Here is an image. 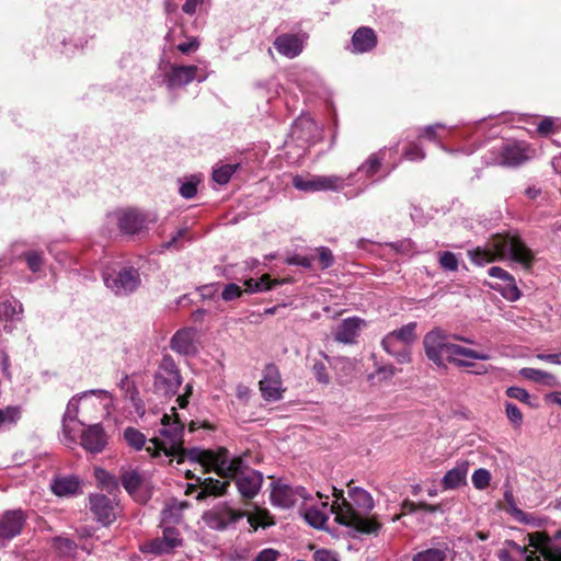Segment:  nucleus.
Here are the masks:
<instances>
[{
    "label": "nucleus",
    "mask_w": 561,
    "mask_h": 561,
    "mask_svg": "<svg viewBox=\"0 0 561 561\" xmlns=\"http://www.w3.org/2000/svg\"><path fill=\"white\" fill-rule=\"evenodd\" d=\"M191 460L199 462L207 471H215L222 478L233 479L239 494L244 500L254 499L263 484V474L250 468L243 456H230L226 448L218 450L191 449Z\"/></svg>",
    "instance_id": "nucleus-1"
},
{
    "label": "nucleus",
    "mask_w": 561,
    "mask_h": 561,
    "mask_svg": "<svg viewBox=\"0 0 561 561\" xmlns=\"http://www.w3.org/2000/svg\"><path fill=\"white\" fill-rule=\"evenodd\" d=\"M333 496L336 497V523L346 526L357 534H376L380 524L370 518L368 514L374 508V499L368 491L359 486L348 490V496L344 497L343 491L333 488Z\"/></svg>",
    "instance_id": "nucleus-2"
},
{
    "label": "nucleus",
    "mask_w": 561,
    "mask_h": 561,
    "mask_svg": "<svg viewBox=\"0 0 561 561\" xmlns=\"http://www.w3.org/2000/svg\"><path fill=\"white\" fill-rule=\"evenodd\" d=\"M470 260L483 266L494 261L510 260L523 268H529L534 254L517 236L497 234L484 248L477 247L468 251Z\"/></svg>",
    "instance_id": "nucleus-3"
},
{
    "label": "nucleus",
    "mask_w": 561,
    "mask_h": 561,
    "mask_svg": "<svg viewBox=\"0 0 561 561\" xmlns=\"http://www.w3.org/2000/svg\"><path fill=\"white\" fill-rule=\"evenodd\" d=\"M183 433L184 426L179 420L164 414L161 419L159 437L149 440L146 451L152 458H157L163 453L165 457H178V462H182L186 454L183 447Z\"/></svg>",
    "instance_id": "nucleus-4"
},
{
    "label": "nucleus",
    "mask_w": 561,
    "mask_h": 561,
    "mask_svg": "<svg viewBox=\"0 0 561 561\" xmlns=\"http://www.w3.org/2000/svg\"><path fill=\"white\" fill-rule=\"evenodd\" d=\"M398 151V144L393 147H383L376 152L370 153L367 159L343 180L346 181L345 187L354 186L355 188L345 195L348 198L356 197L366 192L370 186L380 181L376 175L382 170V162L391 152Z\"/></svg>",
    "instance_id": "nucleus-5"
},
{
    "label": "nucleus",
    "mask_w": 561,
    "mask_h": 561,
    "mask_svg": "<svg viewBox=\"0 0 561 561\" xmlns=\"http://www.w3.org/2000/svg\"><path fill=\"white\" fill-rule=\"evenodd\" d=\"M102 280L104 286L119 298L133 295L141 285L139 268L122 263L104 266Z\"/></svg>",
    "instance_id": "nucleus-6"
},
{
    "label": "nucleus",
    "mask_w": 561,
    "mask_h": 561,
    "mask_svg": "<svg viewBox=\"0 0 561 561\" xmlns=\"http://www.w3.org/2000/svg\"><path fill=\"white\" fill-rule=\"evenodd\" d=\"M154 79L157 83L173 91L190 84L194 80L203 82L206 76L201 73L199 68L195 65H180L161 59Z\"/></svg>",
    "instance_id": "nucleus-7"
},
{
    "label": "nucleus",
    "mask_w": 561,
    "mask_h": 561,
    "mask_svg": "<svg viewBox=\"0 0 561 561\" xmlns=\"http://www.w3.org/2000/svg\"><path fill=\"white\" fill-rule=\"evenodd\" d=\"M110 222H115L125 236H136L148 231L149 225L156 221V216L136 208L117 209L107 215Z\"/></svg>",
    "instance_id": "nucleus-8"
},
{
    "label": "nucleus",
    "mask_w": 561,
    "mask_h": 561,
    "mask_svg": "<svg viewBox=\"0 0 561 561\" xmlns=\"http://www.w3.org/2000/svg\"><path fill=\"white\" fill-rule=\"evenodd\" d=\"M488 163L505 167H517L531 159L535 150L525 141L506 140L492 150Z\"/></svg>",
    "instance_id": "nucleus-9"
},
{
    "label": "nucleus",
    "mask_w": 561,
    "mask_h": 561,
    "mask_svg": "<svg viewBox=\"0 0 561 561\" xmlns=\"http://www.w3.org/2000/svg\"><path fill=\"white\" fill-rule=\"evenodd\" d=\"M178 365L170 355H164L153 376V389L157 394L173 397L182 385Z\"/></svg>",
    "instance_id": "nucleus-10"
},
{
    "label": "nucleus",
    "mask_w": 561,
    "mask_h": 561,
    "mask_svg": "<svg viewBox=\"0 0 561 561\" xmlns=\"http://www.w3.org/2000/svg\"><path fill=\"white\" fill-rule=\"evenodd\" d=\"M311 501V495L301 485H293L284 480L271 484V502L279 508H290L302 502Z\"/></svg>",
    "instance_id": "nucleus-11"
},
{
    "label": "nucleus",
    "mask_w": 561,
    "mask_h": 561,
    "mask_svg": "<svg viewBox=\"0 0 561 561\" xmlns=\"http://www.w3.org/2000/svg\"><path fill=\"white\" fill-rule=\"evenodd\" d=\"M423 346L428 360L438 368H447V358L453 343L443 330L434 329L427 332L423 339Z\"/></svg>",
    "instance_id": "nucleus-12"
},
{
    "label": "nucleus",
    "mask_w": 561,
    "mask_h": 561,
    "mask_svg": "<svg viewBox=\"0 0 561 561\" xmlns=\"http://www.w3.org/2000/svg\"><path fill=\"white\" fill-rule=\"evenodd\" d=\"M160 528L162 530L161 537H156L141 545L140 550L144 553L154 556L170 554L183 546V537L176 527L160 524Z\"/></svg>",
    "instance_id": "nucleus-13"
},
{
    "label": "nucleus",
    "mask_w": 561,
    "mask_h": 561,
    "mask_svg": "<svg viewBox=\"0 0 561 561\" xmlns=\"http://www.w3.org/2000/svg\"><path fill=\"white\" fill-rule=\"evenodd\" d=\"M293 186L301 192L313 193L321 191L339 192L345 188L346 181L340 175H301L293 176Z\"/></svg>",
    "instance_id": "nucleus-14"
},
{
    "label": "nucleus",
    "mask_w": 561,
    "mask_h": 561,
    "mask_svg": "<svg viewBox=\"0 0 561 561\" xmlns=\"http://www.w3.org/2000/svg\"><path fill=\"white\" fill-rule=\"evenodd\" d=\"M319 502L309 504V501L302 502L300 506V514L308 525L316 529H324L330 515H334L336 522L337 502L336 497L330 504L328 501H322V494L317 493Z\"/></svg>",
    "instance_id": "nucleus-15"
},
{
    "label": "nucleus",
    "mask_w": 561,
    "mask_h": 561,
    "mask_svg": "<svg viewBox=\"0 0 561 561\" xmlns=\"http://www.w3.org/2000/svg\"><path fill=\"white\" fill-rule=\"evenodd\" d=\"M244 516V512L233 510L227 503H219L206 511L202 519L208 528L224 531L234 526Z\"/></svg>",
    "instance_id": "nucleus-16"
},
{
    "label": "nucleus",
    "mask_w": 561,
    "mask_h": 561,
    "mask_svg": "<svg viewBox=\"0 0 561 561\" xmlns=\"http://www.w3.org/2000/svg\"><path fill=\"white\" fill-rule=\"evenodd\" d=\"M121 482L127 493L139 503L149 499L150 476L136 468H122Z\"/></svg>",
    "instance_id": "nucleus-17"
},
{
    "label": "nucleus",
    "mask_w": 561,
    "mask_h": 561,
    "mask_svg": "<svg viewBox=\"0 0 561 561\" xmlns=\"http://www.w3.org/2000/svg\"><path fill=\"white\" fill-rule=\"evenodd\" d=\"M260 390L266 401L276 402L283 399V381L279 369L274 364H268L263 369V376L260 380Z\"/></svg>",
    "instance_id": "nucleus-18"
},
{
    "label": "nucleus",
    "mask_w": 561,
    "mask_h": 561,
    "mask_svg": "<svg viewBox=\"0 0 561 561\" xmlns=\"http://www.w3.org/2000/svg\"><path fill=\"white\" fill-rule=\"evenodd\" d=\"M26 522L22 510H10L0 516V541H8L21 534Z\"/></svg>",
    "instance_id": "nucleus-19"
},
{
    "label": "nucleus",
    "mask_w": 561,
    "mask_h": 561,
    "mask_svg": "<svg viewBox=\"0 0 561 561\" xmlns=\"http://www.w3.org/2000/svg\"><path fill=\"white\" fill-rule=\"evenodd\" d=\"M89 500L90 510L99 523L107 526L116 519L117 505L112 499L104 494H91Z\"/></svg>",
    "instance_id": "nucleus-20"
},
{
    "label": "nucleus",
    "mask_w": 561,
    "mask_h": 561,
    "mask_svg": "<svg viewBox=\"0 0 561 561\" xmlns=\"http://www.w3.org/2000/svg\"><path fill=\"white\" fill-rule=\"evenodd\" d=\"M81 409L83 416L89 414L90 410L103 414L112 404V394L103 389H92L80 394Z\"/></svg>",
    "instance_id": "nucleus-21"
},
{
    "label": "nucleus",
    "mask_w": 561,
    "mask_h": 561,
    "mask_svg": "<svg viewBox=\"0 0 561 561\" xmlns=\"http://www.w3.org/2000/svg\"><path fill=\"white\" fill-rule=\"evenodd\" d=\"M291 137L305 144H314L321 137L318 124L309 116H300L291 126Z\"/></svg>",
    "instance_id": "nucleus-22"
},
{
    "label": "nucleus",
    "mask_w": 561,
    "mask_h": 561,
    "mask_svg": "<svg viewBox=\"0 0 561 561\" xmlns=\"http://www.w3.org/2000/svg\"><path fill=\"white\" fill-rule=\"evenodd\" d=\"M23 313L24 308L19 299L13 296L0 297V322L4 324V330L11 331V324L22 321Z\"/></svg>",
    "instance_id": "nucleus-23"
},
{
    "label": "nucleus",
    "mask_w": 561,
    "mask_h": 561,
    "mask_svg": "<svg viewBox=\"0 0 561 561\" xmlns=\"http://www.w3.org/2000/svg\"><path fill=\"white\" fill-rule=\"evenodd\" d=\"M81 407L80 394L72 397L66 408L62 417V433L64 435L73 440L79 426L84 425L83 420H78L79 410Z\"/></svg>",
    "instance_id": "nucleus-24"
},
{
    "label": "nucleus",
    "mask_w": 561,
    "mask_h": 561,
    "mask_svg": "<svg viewBox=\"0 0 561 561\" xmlns=\"http://www.w3.org/2000/svg\"><path fill=\"white\" fill-rule=\"evenodd\" d=\"M289 81L297 85L301 93L312 95L321 85L319 75L309 68L296 69L289 73Z\"/></svg>",
    "instance_id": "nucleus-25"
},
{
    "label": "nucleus",
    "mask_w": 561,
    "mask_h": 561,
    "mask_svg": "<svg viewBox=\"0 0 561 561\" xmlns=\"http://www.w3.org/2000/svg\"><path fill=\"white\" fill-rule=\"evenodd\" d=\"M305 37L299 34L285 33L274 41V47L282 56L293 59L304 50Z\"/></svg>",
    "instance_id": "nucleus-26"
},
{
    "label": "nucleus",
    "mask_w": 561,
    "mask_h": 561,
    "mask_svg": "<svg viewBox=\"0 0 561 561\" xmlns=\"http://www.w3.org/2000/svg\"><path fill=\"white\" fill-rule=\"evenodd\" d=\"M490 358V354L485 352L474 351L453 343L447 363L454 364L457 367H471L473 363L469 359L489 360Z\"/></svg>",
    "instance_id": "nucleus-27"
},
{
    "label": "nucleus",
    "mask_w": 561,
    "mask_h": 561,
    "mask_svg": "<svg viewBox=\"0 0 561 561\" xmlns=\"http://www.w3.org/2000/svg\"><path fill=\"white\" fill-rule=\"evenodd\" d=\"M455 551L447 542L440 541L413 554L412 561H454Z\"/></svg>",
    "instance_id": "nucleus-28"
},
{
    "label": "nucleus",
    "mask_w": 561,
    "mask_h": 561,
    "mask_svg": "<svg viewBox=\"0 0 561 561\" xmlns=\"http://www.w3.org/2000/svg\"><path fill=\"white\" fill-rule=\"evenodd\" d=\"M377 35L371 27L360 26L351 39L350 50L353 54H366L377 46Z\"/></svg>",
    "instance_id": "nucleus-29"
},
{
    "label": "nucleus",
    "mask_w": 561,
    "mask_h": 561,
    "mask_svg": "<svg viewBox=\"0 0 561 561\" xmlns=\"http://www.w3.org/2000/svg\"><path fill=\"white\" fill-rule=\"evenodd\" d=\"M365 325V320L358 317L346 318L336 327L334 339L340 343L352 344L356 341V337Z\"/></svg>",
    "instance_id": "nucleus-30"
},
{
    "label": "nucleus",
    "mask_w": 561,
    "mask_h": 561,
    "mask_svg": "<svg viewBox=\"0 0 561 561\" xmlns=\"http://www.w3.org/2000/svg\"><path fill=\"white\" fill-rule=\"evenodd\" d=\"M195 330L192 328L178 330L170 341V348L180 355L195 354L197 351L195 345Z\"/></svg>",
    "instance_id": "nucleus-31"
},
{
    "label": "nucleus",
    "mask_w": 561,
    "mask_h": 561,
    "mask_svg": "<svg viewBox=\"0 0 561 561\" xmlns=\"http://www.w3.org/2000/svg\"><path fill=\"white\" fill-rule=\"evenodd\" d=\"M107 444V438L101 424H93L82 433L81 445L82 447L92 453H101Z\"/></svg>",
    "instance_id": "nucleus-32"
},
{
    "label": "nucleus",
    "mask_w": 561,
    "mask_h": 561,
    "mask_svg": "<svg viewBox=\"0 0 561 561\" xmlns=\"http://www.w3.org/2000/svg\"><path fill=\"white\" fill-rule=\"evenodd\" d=\"M470 463L468 460H460L454 468L448 470L442 479V485L445 490L457 489L467 482Z\"/></svg>",
    "instance_id": "nucleus-33"
},
{
    "label": "nucleus",
    "mask_w": 561,
    "mask_h": 561,
    "mask_svg": "<svg viewBox=\"0 0 561 561\" xmlns=\"http://www.w3.org/2000/svg\"><path fill=\"white\" fill-rule=\"evenodd\" d=\"M489 276L499 278L505 283L502 295L510 301H516L520 297V291L515 283L514 277L505 270L499 266H492L488 271Z\"/></svg>",
    "instance_id": "nucleus-34"
},
{
    "label": "nucleus",
    "mask_w": 561,
    "mask_h": 561,
    "mask_svg": "<svg viewBox=\"0 0 561 561\" xmlns=\"http://www.w3.org/2000/svg\"><path fill=\"white\" fill-rule=\"evenodd\" d=\"M188 507L185 501L171 500L161 512V523L163 525L179 524L182 520V513Z\"/></svg>",
    "instance_id": "nucleus-35"
},
{
    "label": "nucleus",
    "mask_w": 561,
    "mask_h": 561,
    "mask_svg": "<svg viewBox=\"0 0 561 561\" xmlns=\"http://www.w3.org/2000/svg\"><path fill=\"white\" fill-rule=\"evenodd\" d=\"M118 388L124 392L125 398L130 401L136 413L142 415L145 413L144 402L139 398V392L135 383L125 375L118 382Z\"/></svg>",
    "instance_id": "nucleus-36"
},
{
    "label": "nucleus",
    "mask_w": 561,
    "mask_h": 561,
    "mask_svg": "<svg viewBox=\"0 0 561 561\" xmlns=\"http://www.w3.org/2000/svg\"><path fill=\"white\" fill-rule=\"evenodd\" d=\"M229 486L228 481H219L211 478H206L201 481V491L196 495V500H205L209 495H222Z\"/></svg>",
    "instance_id": "nucleus-37"
},
{
    "label": "nucleus",
    "mask_w": 561,
    "mask_h": 561,
    "mask_svg": "<svg viewBox=\"0 0 561 561\" xmlns=\"http://www.w3.org/2000/svg\"><path fill=\"white\" fill-rule=\"evenodd\" d=\"M51 490L58 496L73 495L79 490V481L75 477L59 478L53 482Z\"/></svg>",
    "instance_id": "nucleus-38"
},
{
    "label": "nucleus",
    "mask_w": 561,
    "mask_h": 561,
    "mask_svg": "<svg viewBox=\"0 0 561 561\" xmlns=\"http://www.w3.org/2000/svg\"><path fill=\"white\" fill-rule=\"evenodd\" d=\"M446 126L442 123H436L433 125H427L419 129V137L426 138L433 142H435L443 151L451 152L440 140L438 131L440 129H445Z\"/></svg>",
    "instance_id": "nucleus-39"
},
{
    "label": "nucleus",
    "mask_w": 561,
    "mask_h": 561,
    "mask_svg": "<svg viewBox=\"0 0 561 561\" xmlns=\"http://www.w3.org/2000/svg\"><path fill=\"white\" fill-rule=\"evenodd\" d=\"M415 329L416 323L410 322L398 330L389 332L388 334L392 336L397 342H399L402 346L410 345L415 340Z\"/></svg>",
    "instance_id": "nucleus-40"
},
{
    "label": "nucleus",
    "mask_w": 561,
    "mask_h": 561,
    "mask_svg": "<svg viewBox=\"0 0 561 561\" xmlns=\"http://www.w3.org/2000/svg\"><path fill=\"white\" fill-rule=\"evenodd\" d=\"M277 284L279 283L272 280L268 275H263L259 279L249 278L244 282L245 291L250 294L270 290Z\"/></svg>",
    "instance_id": "nucleus-41"
},
{
    "label": "nucleus",
    "mask_w": 561,
    "mask_h": 561,
    "mask_svg": "<svg viewBox=\"0 0 561 561\" xmlns=\"http://www.w3.org/2000/svg\"><path fill=\"white\" fill-rule=\"evenodd\" d=\"M126 444L135 450H141L147 443V437L135 427H126L123 433Z\"/></svg>",
    "instance_id": "nucleus-42"
},
{
    "label": "nucleus",
    "mask_w": 561,
    "mask_h": 561,
    "mask_svg": "<svg viewBox=\"0 0 561 561\" xmlns=\"http://www.w3.org/2000/svg\"><path fill=\"white\" fill-rule=\"evenodd\" d=\"M53 547L64 558L75 557L78 549L77 543L66 537H55L53 539Z\"/></svg>",
    "instance_id": "nucleus-43"
},
{
    "label": "nucleus",
    "mask_w": 561,
    "mask_h": 561,
    "mask_svg": "<svg viewBox=\"0 0 561 561\" xmlns=\"http://www.w3.org/2000/svg\"><path fill=\"white\" fill-rule=\"evenodd\" d=\"M21 417V411L18 407H7L0 409V430L10 428Z\"/></svg>",
    "instance_id": "nucleus-44"
},
{
    "label": "nucleus",
    "mask_w": 561,
    "mask_h": 561,
    "mask_svg": "<svg viewBox=\"0 0 561 561\" xmlns=\"http://www.w3.org/2000/svg\"><path fill=\"white\" fill-rule=\"evenodd\" d=\"M519 374L526 379L549 386L554 381V377L551 374L535 368H523Z\"/></svg>",
    "instance_id": "nucleus-45"
},
{
    "label": "nucleus",
    "mask_w": 561,
    "mask_h": 561,
    "mask_svg": "<svg viewBox=\"0 0 561 561\" xmlns=\"http://www.w3.org/2000/svg\"><path fill=\"white\" fill-rule=\"evenodd\" d=\"M179 193L183 198L191 199L197 193V186L201 183V179L197 175H191L180 181Z\"/></svg>",
    "instance_id": "nucleus-46"
},
{
    "label": "nucleus",
    "mask_w": 561,
    "mask_h": 561,
    "mask_svg": "<svg viewBox=\"0 0 561 561\" xmlns=\"http://www.w3.org/2000/svg\"><path fill=\"white\" fill-rule=\"evenodd\" d=\"M238 167L239 164H225L218 167L213 172V180L220 185L227 184L232 174L237 171Z\"/></svg>",
    "instance_id": "nucleus-47"
},
{
    "label": "nucleus",
    "mask_w": 561,
    "mask_h": 561,
    "mask_svg": "<svg viewBox=\"0 0 561 561\" xmlns=\"http://www.w3.org/2000/svg\"><path fill=\"white\" fill-rule=\"evenodd\" d=\"M23 257L30 271H32L33 273H38L42 271L44 264V257L42 252L28 250L23 253Z\"/></svg>",
    "instance_id": "nucleus-48"
},
{
    "label": "nucleus",
    "mask_w": 561,
    "mask_h": 561,
    "mask_svg": "<svg viewBox=\"0 0 561 561\" xmlns=\"http://www.w3.org/2000/svg\"><path fill=\"white\" fill-rule=\"evenodd\" d=\"M248 522L251 525V527L255 530L259 527L266 528L274 525L273 518L266 511H257L255 514L249 515Z\"/></svg>",
    "instance_id": "nucleus-49"
},
{
    "label": "nucleus",
    "mask_w": 561,
    "mask_h": 561,
    "mask_svg": "<svg viewBox=\"0 0 561 561\" xmlns=\"http://www.w3.org/2000/svg\"><path fill=\"white\" fill-rule=\"evenodd\" d=\"M471 480L477 490H484L490 485L491 473L489 470L480 468L472 473Z\"/></svg>",
    "instance_id": "nucleus-50"
},
{
    "label": "nucleus",
    "mask_w": 561,
    "mask_h": 561,
    "mask_svg": "<svg viewBox=\"0 0 561 561\" xmlns=\"http://www.w3.org/2000/svg\"><path fill=\"white\" fill-rule=\"evenodd\" d=\"M439 265L445 271L455 272L459 266L458 256L450 251L442 252L439 254Z\"/></svg>",
    "instance_id": "nucleus-51"
},
{
    "label": "nucleus",
    "mask_w": 561,
    "mask_h": 561,
    "mask_svg": "<svg viewBox=\"0 0 561 561\" xmlns=\"http://www.w3.org/2000/svg\"><path fill=\"white\" fill-rule=\"evenodd\" d=\"M96 479L99 483L106 489L108 492L115 491L118 489L117 480L114 476L108 473L107 471L103 469L96 470Z\"/></svg>",
    "instance_id": "nucleus-52"
},
{
    "label": "nucleus",
    "mask_w": 561,
    "mask_h": 561,
    "mask_svg": "<svg viewBox=\"0 0 561 561\" xmlns=\"http://www.w3.org/2000/svg\"><path fill=\"white\" fill-rule=\"evenodd\" d=\"M505 412L510 422L514 425V427H520L523 423V413L518 409V407L512 402L505 403Z\"/></svg>",
    "instance_id": "nucleus-53"
},
{
    "label": "nucleus",
    "mask_w": 561,
    "mask_h": 561,
    "mask_svg": "<svg viewBox=\"0 0 561 561\" xmlns=\"http://www.w3.org/2000/svg\"><path fill=\"white\" fill-rule=\"evenodd\" d=\"M506 546L508 547V550L511 552H513V554L518 560H525V561H530L531 560V554H534V552L529 551L527 547L520 546V545L516 543L513 540L506 541Z\"/></svg>",
    "instance_id": "nucleus-54"
},
{
    "label": "nucleus",
    "mask_w": 561,
    "mask_h": 561,
    "mask_svg": "<svg viewBox=\"0 0 561 561\" xmlns=\"http://www.w3.org/2000/svg\"><path fill=\"white\" fill-rule=\"evenodd\" d=\"M557 122H558L557 118L545 117L539 122V124L537 126V131L543 136L554 134L557 130Z\"/></svg>",
    "instance_id": "nucleus-55"
},
{
    "label": "nucleus",
    "mask_w": 561,
    "mask_h": 561,
    "mask_svg": "<svg viewBox=\"0 0 561 561\" xmlns=\"http://www.w3.org/2000/svg\"><path fill=\"white\" fill-rule=\"evenodd\" d=\"M403 157L410 161H422L425 158V151L417 144H411L404 150Z\"/></svg>",
    "instance_id": "nucleus-56"
},
{
    "label": "nucleus",
    "mask_w": 561,
    "mask_h": 561,
    "mask_svg": "<svg viewBox=\"0 0 561 561\" xmlns=\"http://www.w3.org/2000/svg\"><path fill=\"white\" fill-rule=\"evenodd\" d=\"M318 260L322 270L329 268L334 262L332 251L327 247L318 249Z\"/></svg>",
    "instance_id": "nucleus-57"
},
{
    "label": "nucleus",
    "mask_w": 561,
    "mask_h": 561,
    "mask_svg": "<svg viewBox=\"0 0 561 561\" xmlns=\"http://www.w3.org/2000/svg\"><path fill=\"white\" fill-rule=\"evenodd\" d=\"M186 234V228L179 229L174 236L169 241L163 242L160 248V252L167 251V250H179V241L183 239Z\"/></svg>",
    "instance_id": "nucleus-58"
},
{
    "label": "nucleus",
    "mask_w": 561,
    "mask_h": 561,
    "mask_svg": "<svg viewBox=\"0 0 561 561\" xmlns=\"http://www.w3.org/2000/svg\"><path fill=\"white\" fill-rule=\"evenodd\" d=\"M243 290L241 287L234 283L227 284L221 293V298L225 301H231L233 299L239 298L242 295Z\"/></svg>",
    "instance_id": "nucleus-59"
},
{
    "label": "nucleus",
    "mask_w": 561,
    "mask_h": 561,
    "mask_svg": "<svg viewBox=\"0 0 561 561\" xmlns=\"http://www.w3.org/2000/svg\"><path fill=\"white\" fill-rule=\"evenodd\" d=\"M506 396L512 399L529 404L530 396L524 388L508 387L506 389Z\"/></svg>",
    "instance_id": "nucleus-60"
},
{
    "label": "nucleus",
    "mask_w": 561,
    "mask_h": 561,
    "mask_svg": "<svg viewBox=\"0 0 561 561\" xmlns=\"http://www.w3.org/2000/svg\"><path fill=\"white\" fill-rule=\"evenodd\" d=\"M312 371L316 379L321 383H329L330 377L327 373V367L322 362H316L312 366Z\"/></svg>",
    "instance_id": "nucleus-61"
},
{
    "label": "nucleus",
    "mask_w": 561,
    "mask_h": 561,
    "mask_svg": "<svg viewBox=\"0 0 561 561\" xmlns=\"http://www.w3.org/2000/svg\"><path fill=\"white\" fill-rule=\"evenodd\" d=\"M510 514L514 517V519L526 525L533 524L535 520L531 515L525 513L515 505L510 506Z\"/></svg>",
    "instance_id": "nucleus-62"
},
{
    "label": "nucleus",
    "mask_w": 561,
    "mask_h": 561,
    "mask_svg": "<svg viewBox=\"0 0 561 561\" xmlns=\"http://www.w3.org/2000/svg\"><path fill=\"white\" fill-rule=\"evenodd\" d=\"M279 557H280L279 551L272 549V548H266V549L261 550L255 556L253 561H277Z\"/></svg>",
    "instance_id": "nucleus-63"
},
{
    "label": "nucleus",
    "mask_w": 561,
    "mask_h": 561,
    "mask_svg": "<svg viewBox=\"0 0 561 561\" xmlns=\"http://www.w3.org/2000/svg\"><path fill=\"white\" fill-rule=\"evenodd\" d=\"M314 561H339L335 552L327 549L317 550L313 553Z\"/></svg>",
    "instance_id": "nucleus-64"
}]
</instances>
